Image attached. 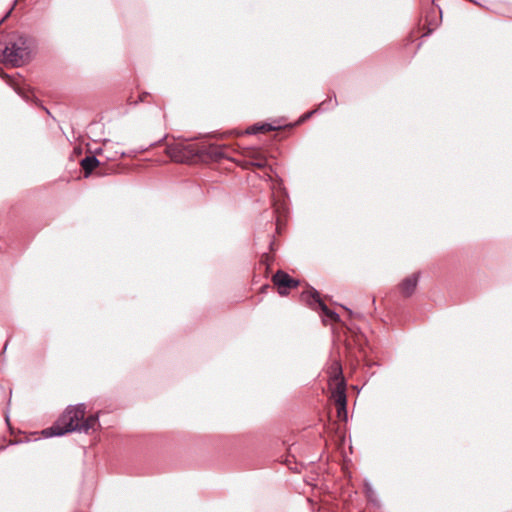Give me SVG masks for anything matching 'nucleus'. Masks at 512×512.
I'll list each match as a JSON object with an SVG mask.
<instances>
[{
	"label": "nucleus",
	"instance_id": "39448f33",
	"mask_svg": "<svg viewBox=\"0 0 512 512\" xmlns=\"http://www.w3.org/2000/svg\"><path fill=\"white\" fill-rule=\"evenodd\" d=\"M272 281L277 286L280 295H286L288 289L296 288L298 281L291 278L287 273L278 271L274 274Z\"/></svg>",
	"mask_w": 512,
	"mask_h": 512
},
{
	"label": "nucleus",
	"instance_id": "f257e3e1",
	"mask_svg": "<svg viewBox=\"0 0 512 512\" xmlns=\"http://www.w3.org/2000/svg\"><path fill=\"white\" fill-rule=\"evenodd\" d=\"M86 407L84 404L68 406L58 420L48 429L44 430L45 436H62L66 433L79 431L81 421L84 419Z\"/></svg>",
	"mask_w": 512,
	"mask_h": 512
},
{
	"label": "nucleus",
	"instance_id": "f8f14e48",
	"mask_svg": "<svg viewBox=\"0 0 512 512\" xmlns=\"http://www.w3.org/2000/svg\"><path fill=\"white\" fill-rule=\"evenodd\" d=\"M262 130H271V126L268 125L267 127L266 126H262V127H259V128H254L253 131L256 132V131H262Z\"/></svg>",
	"mask_w": 512,
	"mask_h": 512
},
{
	"label": "nucleus",
	"instance_id": "6e6552de",
	"mask_svg": "<svg viewBox=\"0 0 512 512\" xmlns=\"http://www.w3.org/2000/svg\"><path fill=\"white\" fill-rule=\"evenodd\" d=\"M417 284H418V274L415 273V274H412V275L406 277L401 282L399 288H400L401 293L405 297H409L415 292Z\"/></svg>",
	"mask_w": 512,
	"mask_h": 512
},
{
	"label": "nucleus",
	"instance_id": "423d86ee",
	"mask_svg": "<svg viewBox=\"0 0 512 512\" xmlns=\"http://www.w3.org/2000/svg\"><path fill=\"white\" fill-rule=\"evenodd\" d=\"M3 54L7 61L11 62L15 66H19L24 63L28 52L25 48L12 44L11 46L5 47Z\"/></svg>",
	"mask_w": 512,
	"mask_h": 512
},
{
	"label": "nucleus",
	"instance_id": "0eeeda50",
	"mask_svg": "<svg viewBox=\"0 0 512 512\" xmlns=\"http://www.w3.org/2000/svg\"><path fill=\"white\" fill-rule=\"evenodd\" d=\"M102 153L109 161H116L125 155L124 151L119 149V145L112 141H106L103 144Z\"/></svg>",
	"mask_w": 512,
	"mask_h": 512
},
{
	"label": "nucleus",
	"instance_id": "f03ea898",
	"mask_svg": "<svg viewBox=\"0 0 512 512\" xmlns=\"http://www.w3.org/2000/svg\"><path fill=\"white\" fill-rule=\"evenodd\" d=\"M329 388L331 397L337 406L338 415L346 413V384L342 375V367L338 361H334L329 368Z\"/></svg>",
	"mask_w": 512,
	"mask_h": 512
},
{
	"label": "nucleus",
	"instance_id": "1a4fd4ad",
	"mask_svg": "<svg viewBox=\"0 0 512 512\" xmlns=\"http://www.w3.org/2000/svg\"><path fill=\"white\" fill-rule=\"evenodd\" d=\"M249 157L251 158L250 165L257 168H264L267 165V159L258 150L250 152Z\"/></svg>",
	"mask_w": 512,
	"mask_h": 512
},
{
	"label": "nucleus",
	"instance_id": "9d476101",
	"mask_svg": "<svg viewBox=\"0 0 512 512\" xmlns=\"http://www.w3.org/2000/svg\"><path fill=\"white\" fill-rule=\"evenodd\" d=\"M80 164L88 176L99 165V160L95 156H87L81 160Z\"/></svg>",
	"mask_w": 512,
	"mask_h": 512
},
{
	"label": "nucleus",
	"instance_id": "20e7f679",
	"mask_svg": "<svg viewBox=\"0 0 512 512\" xmlns=\"http://www.w3.org/2000/svg\"><path fill=\"white\" fill-rule=\"evenodd\" d=\"M301 298L308 305L312 306L314 309L319 308L325 317H327L332 322L339 321V315L334 311L330 310L327 305L320 299L319 293L316 290H307L301 294Z\"/></svg>",
	"mask_w": 512,
	"mask_h": 512
},
{
	"label": "nucleus",
	"instance_id": "7ed1b4c3",
	"mask_svg": "<svg viewBox=\"0 0 512 512\" xmlns=\"http://www.w3.org/2000/svg\"><path fill=\"white\" fill-rule=\"evenodd\" d=\"M166 153L175 162L188 163L198 156L199 149L195 144L179 142L168 145Z\"/></svg>",
	"mask_w": 512,
	"mask_h": 512
},
{
	"label": "nucleus",
	"instance_id": "9b49d317",
	"mask_svg": "<svg viewBox=\"0 0 512 512\" xmlns=\"http://www.w3.org/2000/svg\"><path fill=\"white\" fill-rule=\"evenodd\" d=\"M97 425H98V416L90 415L85 420L83 419L81 421V426H80L79 432L87 433L90 430H94Z\"/></svg>",
	"mask_w": 512,
	"mask_h": 512
}]
</instances>
